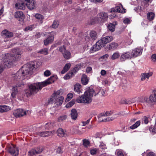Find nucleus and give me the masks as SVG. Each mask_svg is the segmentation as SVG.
<instances>
[{"instance_id":"nucleus-1","label":"nucleus","mask_w":156,"mask_h":156,"mask_svg":"<svg viewBox=\"0 0 156 156\" xmlns=\"http://www.w3.org/2000/svg\"><path fill=\"white\" fill-rule=\"evenodd\" d=\"M39 62H35L33 64H28L24 65L14 76L15 79L17 78L24 80L31 75L35 69L39 67L41 65Z\"/></svg>"},{"instance_id":"nucleus-2","label":"nucleus","mask_w":156,"mask_h":156,"mask_svg":"<svg viewBox=\"0 0 156 156\" xmlns=\"http://www.w3.org/2000/svg\"><path fill=\"white\" fill-rule=\"evenodd\" d=\"M54 77V76H52L43 82L33 83L29 85V89L24 91V94L27 97H29L37 93L43 87L53 83L55 81Z\"/></svg>"},{"instance_id":"nucleus-3","label":"nucleus","mask_w":156,"mask_h":156,"mask_svg":"<svg viewBox=\"0 0 156 156\" xmlns=\"http://www.w3.org/2000/svg\"><path fill=\"white\" fill-rule=\"evenodd\" d=\"M99 90H95L92 88H89L86 91L84 94L77 98L76 101L78 103L89 104L92 101V98L95 96L99 93Z\"/></svg>"},{"instance_id":"nucleus-4","label":"nucleus","mask_w":156,"mask_h":156,"mask_svg":"<svg viewBox=\"0 0 156 156\" xmlns=\"http://www.w3.org/2000/svg\"><path fill=\"white\" fill-rule=\"evenodd\" d=\"M12 52L15 55V56L11 55L10 54H4L2 55L1 58L2 59V61L0 63H1L2 62H4L5 60L8 61L6 62L7 63L9 62V61H11L12 63L9 66H6V67H9L13 64V62L17 61L20 59V57L19 56L17 57V55H21L22 54V51L19 48L14 49L12 50Z\"/></svg>"},{"instance_id":"nucleus-5","label":"nucleus","mask_w":156,"mask_h":156,"mask_svg":"<svg viewBox=\"0 0 156 156\" xmlns=\"http://www.w3.org/2000/svg\"><path fill=\"white\" fill-rule=\"evenodd\" d=\"M113 39L112 36H107L102 38L91 48V50L93 51L99 50L102 47L105 46L107 44L112 41Z\"/></svg>"},{"instance_id":"nucleus-6","label":"nucleus","mask_w":156,"mask_h":156,"mask_svg":"<svg viewBox=\"0 0 156 156\" xmlns=\"http://www.w3.org/2000/svg\"><path fill=\"white\" fill-rule=\"evenodd\" d=\"M62 94V90H58L55 92L48 100L49 103H54L57 105H61L63 102L64 99L63 97L60 96Z\"/></svg>"},{"instance_id":"nucleus-7","label":"nucleus","mask_w":156,"mask_h":156,"mask_svg":"<svg viewBox=\"0 0 156 156\" xmlns=\"http://www.w3.org/2000/svg\"><path fill=\"white\" fill-rule=\"evenodd\" d=\"M15 74H16L12 75L13 80L17 81V82L16 83V86L12 87L11 96L13 98L16 97V95L18 93V90L17 87H20L21 86L24 85V83L22 82V80H21V79H19L18 78L15 79L14 78L13 76Z\"/></svg>"},{"instance_id":"nucleus-8","label":"nucleus","mask_w":156,"mask_h":156,"mask_svg":"<svg viewBox=\"0 0 156 156\" xmlns=\"http://www.w3.org/2000/svg\"><path fill=\"white\" fill-rule=\"evenodd\" d=\"M28 111L23 109H17L13 111V115L16 118H20L23 117L26 115Z\"/></svg>"},{"instance_id":"nucleus-9","label":"nucleus","mask_w":156,"mask_h":156,"mask_svg":"<svg viewBox=\"0 0 156 156\" xmlns=\"http://www.w3.org/2000/svg\"><path fill=\"white\" fill-rule=\"evenodd\" d=\"M8 151L12 156H16L19 154V151L17 147L13 145L8 147Z\"/></svg>"},{"instance_id":"nucleus-10","label":"nucleus","mask_w":156,"mask_h":156,"mask_svg":"<svg viewBox=\"0 0 156 156\" xmlns=\"http://www.w3.org/2000/svg\"><path fill=\"white\" fill-rule=\"evenodd\" d=\"M14 17L18 21L23 22L25 19V15L23 12L20 11H17L13 14Z\"/></svg>"},{"instance_id":"nucleus-11","label":"nucleus","mask_w":156,"mask_h":156,"mask_svg":"<svg viewBox=\"0 0 156 156\" xmlns=\"http://www.w3.org/2000/svg\"><path fill=\"white\" fill-rule=\"evenodd\" d=\"M144 100L148 104L156 102V91L154 90L149 96V98H144Z\"/></svg>"},{"instance_id":"nucleus-12","label":"nucleus","mask_w":156,"mask_h":156,"mask_svg":"<svg viewBox=\"0 0 156 156\" xmlns=\"http://www.w3.org/2000/svg\"><path fill=\"white\" fill-rule=\"evenodd\" d=\"M132 58L130 51L123 52L121 54L120 60L121 62H124L127 59Z\"/></svg>"},{"instance_id":"nucleus-13","label":"nucleus","mask_w":156,"mask_h":156,"mask_svg":"<svg viewBox=\"0 0 156 156\" xmlns=\"http://www.w3.org/2000/svg\"><path fill=\"white\" fill-rule=\"evenodd\" d=\"M142 51L143 49L139 47L132 50V51H130V52L132 58H133L140 55L142 53Z\"/></svg>"},{"instance_id":"nucleus-14","label":"nucleus","mask_w":156,"mask_h":156,"mask_svg":"<svg viewBox=\"0 0 156 156\" xmlns=\"http://www.w3.org/2000/svg\"><path fill=\"white\" fill-rule=\"evenodd\" d=\"M26 2V5L29 9L32 10L36 8V3L34 0H24Z\"/></svg>"},{"instance_id":"nucleus-15","label":"nucleus","mask_w":156,"mask_h":156,"mask_svg":"<svg viewBox=\"0 0 156 156\" xmlns=\"http://www.w3.org/2000/svg\"><path fill=\"white\" fill-rule=\"evenodd\" d=\"M108 17L107 13L104 12H101L98 13L97 16V20L98 21L103 22Z\"/></svg>"},{"instance_id":"nucleus-16","label":"nucleus","mask_w":156,"mask_h":156,"mask_svg":"<svg viewBox=\"0 0 156 156\" xmlns=\"http://www.w3.org/2000/svg\"><path fill=\"white\" fill-rule=\"evenodd\" d=\"M55 34L54 32H52L51 35L49 36L44 41V45H47L51 43L54 40V35Z\"/></svg>"},{"instance_id":"nucleus-17","label":"nucleus","mask_w":156,"mask_h":156,"mask_svg":"<svg viewBox=\"0 0 156 156\" xmlns=\"http://www.w3.org/2000/svg\"><path fill=\"white\" fill-rule=\"evenodd\" d=\"M8 60L6 59L4 62H2L1 63H0V74L3 71L4 69L6 68V66H8L10 65L11 63V61H9V62L7 63Z\"/></svg>"},{"instance_id":"nucleus-18","label":"nucleus","mask_w":156,"mask_h":156,"mask_svg":"<svg viewBox=\"0 0 156 156\" xmlns=\"http://www.w3.org/2000/svg\"><path fill=\"white\" fill-rule=\"evenodd\" d=\"M2 35L5 38H10L13 36L12 32L9 31L7 30H3L1 33Z\"/></svg>"},{"instance_id":"nucleus-19","label":"nucleus","mask_w":156,"mask_h":156,"mask_svg":"<svg viewBox=\"0 0 156 156\" xmlns=\"http://www.w3.org/2000/svg\"><path fill=\"white\" fill-rule=\"evenodd\" d=\"M55 131H51L50 132L49 131H45V132H38L37 133V134L40 136L45 137H47L51 134H53L55 133Z\"/></svg>"},{"instance_id":"nucleus-20","label":"nucleus","mask_w":156,"mask_h":156,"mask_svg":"<svg viewBox=\"0 0 156 156\" xmlns=\"http://www.w3.org/2000/svg\"><path fill=\"white\" fill-rule=\"evenodd\" d=\"M126 9H124L122 7V6L121 5L119 6H117L115 7V9L112 8L111 9V12H115L116 11L119 12L125 13Z\"/></svg>"},{"instance_id":"nucleus-21","label":"nucleus","mask_w":156,"mask_h":156,"mask_svg":"<svg viewBox=\"0 0 156 156\" xmlns=\"http://www.w3.org/2000/svg\"><path fill=\"white\" fill-rule=\"evenodd\" d=\"M43 150L42 149H41L39 147H37L29 151L28 153H30L31 155H35L40 153Z\"/></svg>"},{"instance_id":"nucleus-22","label":"nucleus","mask_w":156,"mask_h":156,"mask_svg":"<svg viewBox=\"0 0 156 156\" xmlns=\"http://www.w3.org/2000/svg\"><path fill=\"white\" fill-rule=\"evenodd\" d=\"M119 46L118 43L115 42H112L108 45V48L110 50H115L117 49Z\"/></svg>"},{"instance_id":"nucleus-23","label":"nucleus","mask_w":156,"mask_h":156,"mask_svg":"<svg viewBox=\"0 0 156 156\" xmlns=\"http://www.w3.org/2000/svg\"><path fill=\"white\" fill-rule=\"evenodd\" d=\"M153 73L151 72H150L147 73H144L141 74V80L144 81L147 78L149 79L150 77L152 76Z\"/></svg>"},{"instance_id":"nucleus-24","label":"nucleus","mask_w":156,"mask_h":156,"mask_svg":"<svg viewBox=\"0 0 156 156\" xmlns=\"http://www.w3.org/2000/svg\"><path fill=\"white\" fill-rule=\"evenodd\" d=\"M15 7L17 9L24 10L25 9V4L23 2H17L15 4Z\"/></svg>"},{"instance_id":"nucleus-25","label":"nucleus","mask_w":156,"mask_h":156,"mask_svg":"<svg viewBox=\"0 0 156 156\" xmlns=\"http://www.w3.org/2000/svg\"><path fill=\"white\" fill-rule=\"evenodd\" d=\"M57 135L60 137H65L67 136L66 131L62 128H59L57 131Z\"/></svg>"},{"instance_id":"nucleus-26","label":"nucleus","mask_w":156,"mask_h":156,"mask_svg":"<svg viewBox=\"0 0 156 156\" xmlns=\"http://www.w3.org/2000/svg\"><path fill=\"white\" fill-rule=\"evenodd\" d=\"M72 119L76 120L78 114L76 110L73 109L71 110L70 113Z\"/></svg>"},{"instance_id":"nucleus-27","label":"nucleus","mask_w":156,"mask_h":156,"mask_svg":"<svg viewBox=\"0 0 156 156\" xmlns=\"http://www.w3.org/2000/svg\"><path fill=\"white\" fill-rule=\"evenodd\" d=\"M112 114L113 112L111 111H106L105 112L100 114L98 116V118H101L103 117L110 116Z\"/></svg>"},{"instance_id":"nucleus-28","label":"nucleus","mask_w":156,"mask_h":156,"mask_svg":"<svg viewBox=\"0 0 156 156\" xmlns=\"http://www.w3.org/2000/svg\"><path fill=\"white\" fill-rule=\"evenodd\" d=\"M90 35L89 41H94L97 38V33L95 31H91L90 33Z\"/></svg>"},{"instance_id":"nucleus-29","label":"nucleus","mask_w":156,"mask_h":156,"mask_svg":"<svg viewBox=\"0 0 156 156\" xmlns=\"http://www.w3.org/2000/svg\"><path fill=\"white\" fill-rule=\"evenodd\" d=\"M89 79L85 74H83L81 78V81L83 85H86L88 82Z\"/></svg>"},{"instance_id":"nucleus-30","label":"nucleus","mask_w":156,"mask_h":156,"mask_svg":"<svg viewBox=\"0 0 156 156\" xmlns=\"http://www.w3.org/2000/svg\"><path fill=\"white\" fill-rule=\"evenodd\" d=\"M112 23H110L108 24L107 27L108 30L111 32H114L115 30V25Z\"/></svg>"},{"instance_id":"nucleus-31","label":"nucleus","mask_w":156,"mask_h":156,"mask_svg":"<svg viewBox=\"0 0 156 156\" xmlns=\"http://www.w3.org/2000/svg\"><path fill=\"white\" fill-rule=\"evenodd\" d=\"M81 86L80 84L79 83L76 84L74 86V91L76 92L78 94H80L81 92Z\"/></svg>"},{"instance_id":"nucleus-32","label":"nucleus","mask_w":156,"mask_h":156,"mask_svg":"<svg viewBox=\"0 0 156 156\" xmlns=\"http://www.w3.org/2000/svg\"><path fill=\"white\" fill-rule=\"evenodd\" d=\"M71 66V64L70 63H67L64 67L63 69L61 72V73L62 74H63L66 73L70 68Z\"/></svg>"},{"instance_id":"nucleus-33","label":"nucleus","mask_w":156,"mask_h":156,"mask_svg":"<svg viewBox=\"0 0 156 156\" xmlns=\"http://www.w3.org/2000/svg\"><path fill=\"white\" fill-rule=\"evenodd\" d=\"M62 55L66 59H68L70 58L71 54L69 51L66 50L64 51L63 53H62Z\"/></svg>"},{"instance_id":"nucleus-34","label":"nucleus","mask_w":156,"mask_h":156,"mask_svg":"<svg viewBox=\"0 0 156 156\" xmlns=\"http://www.w3.org/2000/svg\"><path fill=\"white\" fill-rule=\"evenodd\" d=\"M99 119V121L100 122H108L110 121H112L113 120L115 119V117H107L106 118H104L102 117L101 118H98Z\"/></svg>"},{"instance_id":"nucleus-35","label":"nucleus","mask_w":156,"mask_h":156,"mask_svg":"<svg viewBox=\"0 0 156 156\" xmlns=\"http://www.w3.org/2000/svg\"><path fill=\"white\" fill-rule=\"evenodd\" d=\"M83 64V63H80L76 65L72 71L74 73H76L82 67Z\"/></svg>"},{"instance_id":"nucleus-36","label":"nucleus","mask_w":156,"mask_h":156,"mask_svg":"<svg viewBox=\"0 0 156 156\" xmlns=\"http://www.w3.org/2000/svg\"><path fill=\"white\" fill-rule=\"evenodd\" d=\"M74 75V73L72 71L70 73H67L64 77L65 80H68L72 77Z\"/></svg>"},{"instance_id":"nucleus-37","label":"nucleus","mask_w":156,"mask_h":156,"mask_svg":"<svg viewBox=\"0 0 156 156\" xmlns=\"http://www.w3.org/2000/svg\"><path fill=\"white\" fill-rule=\"evenodd\" d=\"M154 17V14L152 12H148L147 14V17L148 20L150 21L153 20Z\"/></svg>"},{"instance_id":"nucleus-38","label":"nucleus","mask_w":156,"mask_h":156,"mask_svg":"<svg viewBox=\"0 0 156 156\" xmlns=\"http://www.w3.org/2000/svg\"><path fill=\"white\" fill-rule=\"evenodd\" d=\"M67 118V116L66 115H61L58 118V121L59 122H61L65 120Z\"/></svg>"},{"instance_id":"nucleus-39","label":"nucleus","mask_w":156,"mask_h":156,"mask_svg":"<svg viewBox=\"0 0 156 156\" xmlns=\"http://www.w3.org/2000/svg\"><path fill=\"white\" fill-rule=\"evenodd\" d=\"M120 56L119 53L118 52L114 53L112 55L111 58L113 60L118 58Z\"/></svg>"},{"instance_id":"nucleus-40","label":"nucleus","mask_w":156,"mask_h":156,"mask_svg":"<svg viewBox=\"0 0 156 156\" xmlns=\"http://www.w3.org/2000/svg\"><path fill=\"white\" fill-rule=\"evenodd\" d=\"M48 50L47 48L42 49L37 51V53L47 55L48 54Z\"/></svg>"},{"instance_id":"nucleus-41","label":"nucleus","mask_w":156,"mask_h":156,"mask_svg":"<svg viewBox=\"0 0 156 156\" xmlns=\"http://www.w3.org/2000/svg\"><path fill=\"white\" fill-rule=\"evenodd\" d=\"M140 121H137L134 124L131 126L130 127V128L132 129H134L137 128L138 126H139L140 125Z\"/></svg>"},{"instance_id":"nucleus-42","label":"nucleus","mask_w":156,"mask_h":156,"mask_svg":"<svg viewBox=\"0 0 156 156\" xmlns=\"http://www.w3.org/2000/svg\"><path fill=\"white\" fill-rule=\"evenodd\" d=\"M83 145L84 147H87L89 146L90 142L87 139H84L83 140Z\"/></svg>"},{"instance_id":"nucleus-43","label":"nucleus","mask_w":156,"mask_h":156,"mask_svg":"<svg viewBox=\"0 0 156 156\" xmlns=\"http://www.w3.org/2000/svg\"><path fill=\"white\" fill-rule=\"evenodd\" d=\"M2 112L8 111L10 109L9 107L6 105H2Z\"/></svg>"},{"instance_id":"nucleus-44","label":"nucleus","mask_w":156,"mask_h":156,"mask_svg":"<svg viewBox=\"0 0 156 156\" xmlns=\"http://www.w3.org/2000/svg\"><path fill=\"white\" fill-rule=\"evenodd\" d=\"M115 154L118 156H124L122 151L121 150H117L115 152Z\"/></svg>"},{"instance_id":"nucleus-45","label":"nucleus","mask_w":156,"mask_h":156,"mask_svg":"<svg viewBox=\"0 0 156 156\" xmlns=\"http://www.w3.org/2000/svg\"><path fill=\"white\" fill-rule=\"evenodd\" d=\"M75 101L73 100L71 101L70 102L68 103L66 106L67 108L71 107L75 103Z\"/></svg>"},{"instance_id":"nucleus-46","label":"nucleus","mask_w":156,"mask_h":156,"mask_svg":"<svg viewBox=\"0 0 156 156\" xmlns=\"http://www.w3.org/2000/svg\"><path fill=\"white\" fill-rule=\"evenodd\" d=\"M35 16L36 18L41 20H42L44 18L42 15L40 14H36Z\"/></svg>"},{"instance_id":"nucleus-47","label":"nucleus","mask_w":156,"mask_h":156,"mask_svg":"<svg viewBox=\"0 0 156 156\" xmlns=\"http://www.w3.org/2000/svg\"><path fill=\"white\" fill-rule=\"evenodd\" d=\"M58 23L57 21H54L51 26L52 28H56L58 27Z\"/></svg>"},{"instance_id":"nucleus-48","label":"nucleus","mask_w":156,"mask_h":156,"mask_svg":"<svg viewBox=\"0 0 156 156\" xmlns=\"http://www.w3.org/2000/svg\"><path fill=\"white\" fill-rule=\"evenodd\" d=\"M99 147L103 151H105V150L107 149L105 144L102 142L100 143Z\"/></svg>"},{"instance_id":"nucleus-49","label":"nucleus","mask_w":156,"mask_h":156,"mask_svg":"<svg viewBox=\"0 0 156 156\" xmlns=\"http://www.w3.org/2000/svg\"><path fill=\"white\" fill-rule=\"evenodd\" d=\"M73 94L72 93H69L67 95V97L66 99V101H68L73 97Z\"/></svg>"},{"instance_id":"nucleus-50","label":"nucleus","mask_w":156,"mask_h":156,"mask_svg":"<svg viewBox=\"0 0 156 156\" xmlns=\"http://www.w3.org/2000/svg\"><path fill=\"white\" fill-rule=\"evenodd\" d=\"M58 50L60 52L62 53V54L64 53V51H66V48L64 45L60 47L59 48Z\"/></svg>"},{"instance_id":"nucleus-51","label":"nucleus","mask_w":156,"mask_h":156,"mask_svg":"<svg viewBox=\"0 0 156 156\" xmlns=\"http://www.w3.org/2000/svg\"><path fill=\"white\" fill-rule=\"evenodd\" d=\"M98 151V149L95 148L91 149L90 152L91 154L93 155L96 154Z\"/></svg>"},{"instance_id":"nucleus-52","label":"nucleus","mask_w":156,"mask_h":156,"mask_svg":"<svg viewBox=\"0 0 156 156\" xmlns=\"http://www.w3.org/2000/svg\"><path fill=\"white\" fill-rule=\"evenodd\" d=\"M33 29V26L32 25L28 26L24 29V30L25 31H27L28 30L31 31Z\"/></svg>"},{"instance_id":"nucleus-53","label":"nucleus","mask_w":156,"mask_h":156,"mask_svg":"<svg viewBox=\"0 0 156 156\" xmlns=\"http://www.w3.org/2000/svg\"><path fill=\"white\" fill-rule=\"evenodd\" d=\"M51 75V72L50 70H47L44 73V75L45 76H48Z\"/></svg>"},{"instance_id":"nucleus-54","label":"nucleus","mask_w":156,"mask_h":156,"mask_svg":"<svg viewBox=\"0 0 156 156\" xmlns=\"http://www.w3.org/2000/svg\"><path fill=\"white\" fill-rule=\"evenodd\" d=\"M151 59L152 61L153 62H156V54H154L152 55L151 56Z\"/></svg>"},{"instance_id":"nucleus-55","label":"nucleus","mask_w":156,"mask_h":156,"mask_svg":"<svg viewBox=\"0 0 156 156\" xmlns=\"http://www.w3.org/2000/svg\"><path fill=\"white\" fill-rule=\"evenodd\" d=\"M90 119H88L87 120L85 121H82V125L83 126H85L87 124H88L90 122Z\"/></svg>"},{"instance_id":"nucleus-56","label":"nucleus","mask_w":156,"mask_h":156,"mask_svg":"<svg viewBox=\"0 0 156 156\" xmlns=\"http://www.w3.org/2000/svg\"><path fill=\"white\" fill-rule=\"evenodd\" d=\"M143 122H144L145 124H147L148 122V119L146 116H144L142 119Z\"/></svg>"},{"instance_id":"nucleus-57","label":"nucleus","mask_w":156,"mask_h":156,"mask_svg":"<svg viewBox=\"0 0 156 156\" xmlns=\"http://www.w3.org/2000/svg\"><path fill=\"white\" fill-rule=\"evenodd\" d=\"M94 137H95L96 138H100V139H101V136L100 134L98 133H96L94 135Z\"/></svg>"},{"instance_id":"nucleus-58","label":"nucleus","mask_w":156,"mask_h":156,"mask_svg":"<svg viewBox=\"0 0 156 156\" xmlns=\"http://www.w3.org/2000/svg\"><path fill=\"white\" fill-rule=\"evenodd\" d=\"M56 152L58 153H61L62 152L61 147H59L57 148Z\"/></svg>"},{"instance_id":"nucleus-59","label":"nucleus","mask_w":156,"mask_h":156,"mask_svg":"<svg viewBox=\"0 0 156 156\" xmlns=\"http://www.w3.org/2000/svg\"><path fill=\"white\" fill-rule=\"evenodd\" d=\"M91 2H93L95 3L102 2L103 0H90Z\"/></svg>"},{"instance_id":"nucleus-60","label":"nucleus","mask_w":156,"mask_h":156,"mask_svg":"<svg viewBox=\"0 0 156 156\" xmlns=\"http://www.w3.org/2000/svg\"><path fill=\"white\" fill-rule=\"evenodd\" d=\"M123 22L124 23H129L130 22V20L129 19L126 18L124 20Z\"/></svg>"},{"instance_id":"nucleus-61","label":"nucleus","mask_w":156,"mask_h":156,"mask_svg":"<svg viewBox=\"0 0 156 156\" xmlns=\"http://www.w3.org/2000/svg\"><path fill=\"white\" fill-rule=\"evenodd\" d=\"M106 74V72L105 70H102L101 71V74L102 76L105 75Z\"/></svg>"},{"instance_id":"nucleus-62","label":"nucleus","mask_w":156,"mask_h":156,"mask_svg":"<svg viewBox=\"0 0 156 156\" xmlns=\"http://www.w3.org/2000/svg\"><path fill=\"white\" fill-rule=\"evenodd\" d=\"M51 123H48L46 124L45 126V127L46 129H48L49 128H50L51 127Z\"/></svg>"},{"instance_id":"nucleus-63","label":"nucleus","mask_w":156,"mask_h":156,"mask_svg":"<svg viewBox=\"0 0 156 156\" xmlns=\"http://www.w3.org/2000/svg\"><path fill=\"white\" fill-rule=\"evenodd\" d=\"M92 68L90 67H88L86 69V72L87 73H89L92 70Z\"/></svg>"},{"instance_id":"nucleus-64","label":"nucleus","mask_w":156,"mask_h":156,"mask_svg":"<svg viewBox=\"0 0 156 156\" xmlns=\"http://www.w3.org/2000/svg\"><path fill=\"white\" fill-rule=\"evenodd\" d=\"M44 114V112L43 110L40 111L38 113V115L39 116L43 115Z\"/></svg>"}]
</instances>
